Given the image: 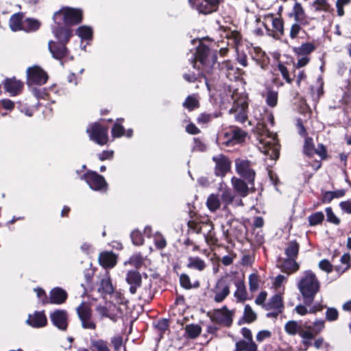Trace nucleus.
<instances>
[{
	"label": "nucleus",
	"mask_w": 351,
	"mask_h": 351,
	"mask_svg": "<svg viewBox=\"0 0 351 351\" xmlns=\"http://www.w3.org/2000/svg\"><path fill=\"white\" fill-rule=\"evenodd\" d=\"M281 271L290 275L298 271L300 269L299 264L296 262L295 259L291 258H285L280 265L278 266Z\"/></svg>",
	"instance_id": "cd10ccee"
},
{
	"label": "nucleus",
	"mask_w": 351,
	"mask_h": 351,
	"mask_svg": "<svg viewBox=\"0 0 351 351\" xmlns=\"http://www.w3.org/2000/svg\"><path fill=\"white\" fill-rule=\"evenodd\" d=\"M302 24L295 22L291 26L289 36L291 39H295L298 37V34L302 30Z\"/></svg>",
	"instance_id": "0e129e2a"
},
{
	"label": "nucleus",
	"mask_w": 351,
	"mask_h": 351,
	"mask_svg": "<svg viewBox=\"0 0 351 351\" xmlns=\"http://www.w3.org/2000/svg\"><path fill=\"white\" fill-rule=\"evenodd\" d=\"M89 187L95 191L106 193L108 184L105 178L95 171L89 170Z\"/></svg>",
	"instance_id": "412c9836"
},
{
	"label": "nucleus",
	"mask_w": 351,
	"mask_h": 351,
	"mask_svg": "<svg viewBox=\"0 0 351 351\" xmlns=\"http://www.w3.org/2000/svg\"><path fill=\"white\" fill-rule=\"evenodd\" d=\"M51 320L54 326L62 330H65L67 328L68 316L66 311L58 310L53 312L51 315Z\"/></svg>",
	"instance_id": "b1692460"
},
{
	"label": "nucleus",
	"mask_w": 351,
	"mask_h": 351,
	"mask_svg": "<svg viewBox=\"0 0 351 351\" xmlns=\"http://www.w3.org/2000/svg\"><path fill=\"white\" fill-rule=\"evenodd\" d=\"M89 269H92V276H89V291L96 289L102 298L112 295L115 289L112 285V278L108 271H101L97 274V269L89 264Z\"/></svg>",
	"instance_id": "f03ea898"
},
{
	"label": "nucleus",
	"mask_w": 351,
	"mask_h": 351,
	"mask_svg": "<svg viewBox=\"0 0 351 351\" xmlns=\"http://www.w3.org/2000/svg\"><path fill=\"white\" fill-rule=\"evenodd\" d=\"M47 73L38 66H33L27 69V83L29 85H43L47 81Z\"/></svg>",
	"instance_id": "2eb2a0df"
},
{
	"label": "nucleus",
	"mask_w": 351,
	"mask_h": 351,
	"mask_svg": "<svg viewBox=\"0 0 351 351\" xmlns=\"http://www.w3.org/2000/svg\"><path fill=\"white\" fill-rule=\"evenodd\" d=\"M206 224L210 227V229L208 233L204 235L205 240L208 244L216 245L218 242V239L216 237L215 232L214 231V225L208 219H207Z\"/></svg>",
	"instance_id": "8fccbe9b"
},
{
	"label": "nucleus",
	"mask_w": 351,
	"mask_h": 351,
	"mask_svg": "<svg viewBox=\"0 0 351 351\" xmlns=\"http://www.w3.org/2000/svg\"><path fill=\"white\" fill-rule=\"evenodd\" d=\"M154 296V293L152 290V284H149L147 286H145L143 291H141L139 299L145 302H149L153 300Z\"/></svg>",
	"instance_id": "4d7b16f0"
},
{
	"label": "nucleus",
	"mask_w": 351,
	"mask_h": 351,
	"mask_svg": "<svg viewBox=\"0 0 351 351\" xmlns=\"http://www.w3.org/2000/svg\"><path fill=\"white\" fill-rule=\"evenodd\" d=\"M78 316L84 328H88V304L83 302L77 308Z\"/></svg>",
	"instance_id": "79ce46f5"
},
{
	"label": "nucleus",
	"mask_w": 351,
	"mask_h": 351,
	"mask_svg": "<svg viewBox=\"0 0 351 351\" xmlns=\"http://www.w3.org/2000/svg\"><path fill=\"white\" fill-rule=\"evenodd\" d=\"M119 256L113 251H102L99 254L98 262L102 267L101 271H108L114 268L118 262Z\"/></svg>",
	"instance_id": "aec40b11"
},
{
	"label": "nucleus",
	"mask_w": 351,
	"mask_h": 351,
	"mask_svg": "<svg viewBox=\"0 0 351 351\" xmlns=\"http://www.w3.org/2000/svg\"><path fill=\"white\" fill-rule=\"evenodd\" d=\"M248 102L245 98L238 97L233 102L230 113L235 114V120L240 123H245L247 119Z\"/></svg>",
	"instance_id": "4468645a"
},
{
	"label": "nucleus",
	"mask_w": 351,
	"mask_h": 351,
	"mask_svg": "<svg viewBox=\"0 0 351 351\" xmlns=\"http://www.w3.org/2000/svg\"><path fill=\"white\" fill-rule=\"evenodd\" d=\"M339 318V312L334 307H328L326 311V319L328 322H334Z\"/></svg>",
	"instance_id": "e2e57ef3"
},
{
	"label": "nucleus",
	"mask_w": 351,
	"mask_h": 351,
	"mask_svg": "<svg viewBox=\"0 0 351 351\" xmlns=\"http://www.w3.org/2000/svg\"><path fill=\"white\" fill-rule=\"evenodd\" d=\"M220 71L223 73L230 81H237L240 79L243 71L237 67L235 64L228 60L219 64Z\"/></svg>",
	"instance_id": "6ab92c4d"
},
{
	"label": "nucleus",
	"mask_w": 351,
	"mask_h": 351,
	"mask_svg": "<svg viewBox=\"0 0 351 351\" xmlns=\"http://www.w3.org/2000/svg\"><path fill=\"white\" fill-rule=\"evenodd\" d=\"M223 234L228 243L232 239L241 241L245 237L246 228L245 224L232 217L227 219L225 224L221 226Z\"/></svg>",
	"instance_id": "20e7f679"
},
{
	"label": "nucleus",
	"mask_w": 351,
	"mask_h": 351,
	"mask_svg": "<svg viewBox=\"0 0 351 351\" xmlns=\"http://www.w3.org/2000/svg\"><path fill=\"white\" fill-rule=\"evenodd\" d=\"M48 48L53 58L60 60L62 64L72 58L63 43H58L51 40L48 43Z\"/></svg>",
	"instance_id": "a211bd4d"
},
{
	"label": "nucleus",
	"mask_w": 351,
	"mask_h": 351,
	"mask_svg": "<svg viewBox=\"0 0 351 351\" xmlns=\"http://www.w3.org/2000/svg\"><path fill=\"white\" fill-rule=\"evenodd\" d=\"M215 162L214 173L217 177L223 178L231 171L232 161L226 155L220 154L212 158Z\"/></svg>",
	"instance_id": "ddd939ff"
},
{
	"label": "nucleus",
	"mask_w": 351,
	"mask_h": 351,
	"mask_svg": "<svg viewBox=\"0 0 351 351\" xmlns=\"http://www.w3.org/2000/svg\"><path fill=\"white\" fill-rule=\"evenodd\" d=\"M53 32L59 42L63 44L68 42L72 35L71 29L65 27H59L53 29Z\"/></svg>",
	"instance_id": "72a5a7b5"
},
{
	"label": "nucleus",
	"mask_w": 351,
	"mask_h": 351,
	"mask_svg": "<svg viewBox=\"0 0 351 351\" xmlns=\"http://www.w3.org/2000/svg\"><path fill=\"white\" fill-rule=\"evenodd\" d=\"M300 250V245L296 240L290 241L287 243V246L285 248V253L287 258L295 259L298 258Z\"/></svg>",
	"instance_id": "c9c22d12"
},
{
	"label": "nucleus",
	"mask_w": 351,
	"mask_h": 351,
	"mask_svg": "<svg viewBox=\"0 0 351 351\" xmlns=\"http://www.w3.org/2000/svg\"><path fill=\"white\" fill-rule=\"evenodd\" d=\"M189 3L199 13L206 15L218 10L220 0H189Z\"/></svg>",
	"instance_id": "f8f14e48"
},
{
	"label": "nucleus",
	"mask_w": 351,
	"mask_h": 351,
	"mask_svg": "<svg viewBox=\"0 0 351 351\" xmlns=\"http://www.w3.org/2000/svg\"><path fill=\"white\" fill-rule=\"evenodd\" d=\"M206 75H208L207 73H204V75L202 74V72L200 71V73L198 75L195 74V73H184L183 75V78L189 83L195 82L196 81L199 80V78L200 77H203L205 79V83L207 86L208 88L209 89V85L208 83V80L206 77Z\"/></svg>",
	"instance_id": "6e6d98bb"
},
{
	"label": "nucleus",
	"mask_w": 351,
	"mask_h": 351,
	"mask_svg": "<svg viewBox=\"0 0 351 351\" xmlns=\"http://www.w3.org/2000/svg\"><path fill=\"white\" fill-rule=\"evenodd\" d=\"M325 212L326 214V220L328 222L333 223L335 225L340 224V223H341L340 219L335 215V213H333L332 208L331 207L326 208Z\"/></svg>",
	"instance_id": "052dcab7"
},
{
	"label": "nucleus",
	"mask_w": 351,
	"mask_h": 351,
	"mask_svg": "<svg viewBox=\"0 0 351 351\" xmlns=\"http://www.w3.org/2000/svg\"><path fill=\"white\" fill-rule=\"evenodd\" d=\"M27 323L32 327L40 328L47 324V319L43 312H35L29 315Z\"/></svg>",
	"instance_id": "c85d7f7f"
},
{
	"label": "nucleus",
	"mask_w": 351,
	"mask_h": 351,
	"mask_svg": "<svg viewBox=\"0 0 351 351\" xmlns=\"http://www.w3.org/2000/svg\"><path fill=\"white\" fill-rule=\"evenodd\" d=\"M221 28L223 29L225 32H227L226 37L228 40L233 41V46L237 49L242 42V35L241 32L237 30H231L230 27H221Z\"/></svg>",
	"instance_id": "c756f323"
},
{
	"label": "nucleus",
	"mask_w": 351,
	"mask_h": 351,
	"mask_svg": "<svg viewBox=\"0 0 351 351\" xmlns=\"http://www.w3.org/2000/svg\"><path fill=\"white\" fill-rule=\"evenodd\" d=\"M130 238L132 239V242L134 245L140 246L142 245L144 243V238L142 233L138 230H134L130 234Z\"/></svg>",
	"instance_id": "bf43d9fd"
},
{
	"label": "nucleus",
	"mask_w": 351,
	"mask_h": 351,
	"mask_svg": "<svg viewBox=\"0 0 351 351\" xmlns=\"http://www.w3.org/2000/svg\"><path fill=\"white\" fill-rule=\"evenodd\" d=\"M324 218V214L322 211L313 213L308 217V226L312 227L321 225Z\"/></svg>",
	"instance_id": "a18cd8bd"
},
{
	"label": "nucleus",
	"mask_w": 351,
	"mask_h": 351,
	"mask_svg": "<svg viewBox=\"0 0 351 351\" xmlns=\"http://www.w3.org/2000/svg\"><path fill=\"white\" fill-rule=\"evenodd\" d=\"M264 20L265 21H269L271 22L272 28H269L265 23H264L267 34L275 40H281L285 35V22L283 19L280 16L279 17H276L274 14L269 13L264 16Z\"/></svg>",
	"instance_id": "0eeeda50"
},
{
	"label": "nucleus",
	"mask_w": 351,
	"mask_h": 351,
	"mask_svg": "<svg viewBox=\"0 0 351 351\" xmlns=\"http://www.w3.org/2000/svg\"><path fill=\"white\" fill-rule=\"evenodd\" d=\"M264 308L267 311L278 310L280 312H283L285 305L282 296L280 293H276L271 296L269 301L264 305Z\"/></svg>",
	"instance_id": "393cba45"
},
{
	"label": "nucleus",
	"mask_w": 351,
	"mask_h": 351,
	"mask_svg": "<svg viewBox=\"0 0 351 351\" xmlns=\"http://www.w3.org/2000/svg\"><path fill=\"white\" fill-rule=\"evenodd\" d=\"M234 163L236 173L241 178L247 180L251 185V188H254L256 173L253 168V163L247 159L240 158L235 159Z\"/></svg>",
	"instance_id": "423d86ee"
},
{
	"label": "nucleus",
	"mask_w": 351,
	"mask_h": 351,
	"mask_svg": "<svg viewBox=\"0 0 351 351\" xmlns=\"http://www.w3.org/2000/svg\"><path fill=\"white\" fill-rule=\"evenodd\" d=\"M76 35L80 38V47L86 51L88 45V26L82 25L79 27L75 31Z\"/></svg>",
	"instance_id": "58836bf2"
},
{
	"label": "nucleus",
	"mask_w": 351,
	"mask_h": 351,
	"mask_svg": "<svg viewBox=\"0 0 351 351\" xmlns=\"http://www.w3.org/2000/svg\"><path fill=\"white\" fill-rule=\"evenodd\" d=\"M189 111H193L199 107V101L195 95H189L182 104Z\"/></svg>",
	"instance_id": "49530a36"
},
{
	"label": "nucleus",
	"mask_w": 351,
	"mask_h": 351,
	"mask_svg": "<svg viewBox=\"0 0 351 351\" xmlns=\"http://www.w3.org/2000/svg\"><path fill=\"white\" fill-rule=\"evenodd\" d=\"M193 151L204 152L206 151V145L198 137L193 138Z\"/></svg>",
	"instance_id": "69168bd1"
},
{
	"label": "nucleus",
	"mask_w": 351,
	"mask_h": 351,
	"mask_svg": "<svg viewBox=\"0 0 351 351\" xmlns=\"http://www.w3.org/2000/svg\"><path fill=\"white\" fill-rule=\"evenodd\" d=\"M4 88L11 96L19 94L23 88V83L15 78H7L4 81Z\"/></svg>",
	"instance_id": "a878e982"
},
{
	"label": "nucleus",
	"mask_w": 351,
	"mask_h": 351,
	"mask_svg": "<svg viewBox=\"0 0 351 351\" xmlns=\"http://www.w3.org/2000/svg\"><path fill=\"white\" fill-rule=\"evenodd\" d=\"M249 287L251 292H254L258 289L259 279L256 274H251L249 276Z\"/></svg>",
	"instance_id": "680f3d73"
},
{
	"label": "nucleus",
	"mask_w": 351,
	"mask_h": 351,
	"mask_svg": "<svg viewBox=\"0 0 351 351\" xmlns=\"http://www.w3.org/2000/svg\"><path fill=\"white\" fill-rule=\"evenodd\" d=\"M315 45L312 43H302L299 47L294 49L295 53L298 56H307L315 50Z\"/></svg>",
	"instance_id": "a19ab883"
},
{
	"label": "nucleus",
	"mask_w": 351,
	"mask_h": 351,
	"mask_svg": "<svg viewBox=\"0 0 351 351\" xmlns=\"http://www.w3.org/2000/svg\"><path fill=\"white\" fill-rule=\"evenodd\" d=\"M125 281L130 285V293L134 295L142 285L141 274L137 270H129L125 274Z\"/></svg>",
	"instance_id": "5701e85b"
},
{
	"label": "nucleus",
	"mask_w": 351,
	"mask_h": 351,
	"mask_svg": "<svg viewBox=\"0 0 351 351\" xmlns=\"http://www.w3.org/2000/svg\"><path fill=\"white\" fill-rule=\"evenodd\" d=\"M22 15L21 14H14L10 19V27L14 32L21 30Z\"/></svg>",
	"instance_id": "5fc2aeb1"
},
{
	"label": "nucleus",
	"mask_w": 351,
	"mask_h": 351,
	"mask_svg": "<svg viewBox=\"0 0 351 351\" xmlns=\"http://www.w3.org/2000/svg\"><path fill=\"white\" fill-rule=\"evenodd\" d=\"M237 290L235 291L234 295L239 302H244L247 299V293L245 288L244 281H237L235 283Z\"/></svg>",
	"instance_id": "e433bc0d"
},
{
	"label": "nucleus",
	"mask_w": 351,
	"mask_h": 351,
	"mask_svg": "<svg viewBox=\"0 0 351 351\" xmlns=\"http://www.w3.org/2000/svg\"><path fill=\"white\" fill-rule=\"evenodd\" d=\"M301 328L302 326L294 320L289 321L285 325V332L290 335H295L297 333L299 334Z\"/></svg>",
	"instance_id": "603ef678"
},
{
	"label": "nucleus",
	"mask_w": 351,
	"mask_h": 351,
	"mask_svg": "<svg viewBox=\"0 0 351 351\" xmlns=\"http://www.w3.org/2000/svg\"><path fill=\"white\" fill-rule=\"evenodd\" d=\"M202 332V327L198 324H187L184 328V337L194 339L198 337Z\"/></svg>",
	"instance_id": "f704fd0d"
},
{
	"label": "nucleus",
	"mask_w": 351,
	"mask_h": 351,
	"mask_svg": "<svg viewBox=\"0 0 351 351\" xmlns=\"http://www.w3.org/2000/svg\"><path fill=\"white\" fill-rule=\"evenodd\" d=\"M298 288L302 295L304 304L311 306L319 291L320 283L311 270H306L298 282Z\"/></svg>",
	"instance_id": "7ed1b4c3"
},
{
	"label": "nucleus",
	"mask_w": 351,
	"mask_h": 351,
	"mask_svg": "<svg viewBox=\"0 0 351 351\" xmlns=\"http://www.w3.org/2000/svg\"><path fill=\"white\" fill-rule=\"evenodd\" d=\"M217 116L213 114L208 113H201L197 119V122L199 124H205L210 122L214 118H216Z\"/></svg>",
	"instance_id": "338daca9"
},
{
	"label": "nucleus",
	"mask_w": 351,
	"mask_h": 351,
	"mask_svg": "<svg viewBox=\"0 0 351 351\" xmlns=\"http://www.w3.org/2000/svg\"><path fill=\"white\" fill-rule=\"evenodd\" d=\"M188 260L189 262L186 265V267L189 269H193L202 271L206 267L205 261L198 256H190Z\"/></svg>",
	"instance_id": "4c0bfd02"
},
{
	"label": "nucleus",
	"mask_w": 351,
	"mask_h": 351,
	"mask_svg": "<svg viewBox=\"0 0 351 351\" xmlns=\"http://www.w3.org/2000/svg\"><path fill=\"white\" fill-rule=\"evenodd\" d=\"M257 319L256 314L253 311L249 304H246L244 308L243 320L245 323L251 324Z\"/></svg>",
	"instance_id": "3c124183"
},
{
	"label": "nucleus",
	"mask_w": 351,
	"mask_h": 351,
	"mask_svg": "<svg viewBox=\"0 0 351 351\" xmlns=\"http://www.w3.org/2000/svg\"><path fill=\"white\" fill-rule=\"evenodd\" d=\"M231 280L228 277H221L211 289L215 302H222L230 293Z\"/></svg>",
	"instance_id": "1a4fd4ad"
},
{
	"label": "nucleus",
	"mask_w": 351,
	"mask_h": 351,
	"mask_svg": "<svg viewBox=\"0 0 351 351\" xmlns=\"http://www.w3.org/2000/svg\"><path fill=\"white\" fill-rule=\"evenodd\" d=\"M89 348L91 351H110L108 341L104 339H91Z\"/></svg>",
	"instance_id": "ea45409f"
},
{
	"label": "nucleus",
	"mask_w": 351,
	"mask_h": 351,
	"mask_svg": "<svg viewBox=\"0 0 351 351\" xmlns=\"http://www.w3.org/2000/svg\"><path fill=\"white\" fill-rule=\"evenodd\" d=\"M67 298L66 291L60 288H54L50 292V302L54 304L63 303Z\"/></svg>",
	"instance_id": "473e14b6"
},
{
	"label": "nucleus",
	"mask_w": 351,
	"mask_h": 351,
	"mask_svg": "<svg viewBox=\"0 0 351 351\" xmlns=\"http://www.w3.org/2000/svg\"><path fill=\"white\" fill-rule=\"evenodd\" d=\"M206 205L208 208L212 212H215L219 209L221 203L218 196L214 194L209 195L206 201Z\"/></svg>",
	"instance_id": "864d4df0"
},
{
	"label": "nucleus",
	"mask_w": 351,
	"mask_h": 351,
	"mask_svg": "<svg viewBox=\"0 0 351 351\" xmlns=\"http://www.w3.org/2000/svg\"><path fill=\"white\" fill-rule=\"evenodd\" d=\"M90 138L99 145H105L108 142V127L95 122L89 130Z\"/></svg>",
	"instance_id": "9b49d317"
},
{
	"label": "nucleus",
	"mask_w": 351,
	"mask_h": 351,
	"mask_svg": "<svg viewBox=\"0 0 351 351\" xmlns=\"http://www.w3.org/2000/svg\"><path fill=\"white\" fill-rule=\"evenodd\" d=\"M40 23L38 21L32 19H26L21 24V30L25 32L36 31L40 27Z\"/></svg>",
	"instance_id": "37998d69"
},
{
	"label": "nucleus",
	"mask_w": 351,
	"mask_h": 351,
	"mask_svg": "<svg viewBox=\"0 0 351 351\" xmlns=\"http://www.w3.org/2000/svg\"><path fill=\"white\" fill-rule=\"evenodd\" d=\"M247 136V132L238 126H231L229 130L223 133L222 144L226 147H232L241 144L245 141Z\"/></svg>",
	"instance_id": "6e6552de"
},
{
	"label": "nucleus",
	"mask_w": 351,
	"mask_h": 351,
	"mask_svg": "<svg viewBox=\"0 0 351 351\" xmlns=\"http://www.w3.org/2000/svg\"><path fill=\"white\" fill-rule=\"evenodd\" d=\"M248 53L263 70L268 69L270 58L260 47H254L251 45L250 47H248Z\"/></svg>",
	"instance_id": "f3484780"
},
{
	"label": "nucleus",
	"mask_w": 351,
	"mask_h": 351,
	"mask_svg": "<svg viewBox=\"0 0 351 351\" xmlns=\"http://www.w3.org/2000/svg\"><path fill=\"white\" fill-rule=\"evenodd\" d=\"M313 5L315 6V10L317 12H328L330 8V5L328 3V0H315L313 2Z\"/></svg>",
	"instance_id": "13d9d810"
},
{
	"label": "nucleus",
	"mask_w": 351,
	"mask_h": 351,
	"mask_svg": "<svg viewBox=\"0 0 351 351\" xmlns=\"http://www.w3.org/2000/svg\"><path fill=\"white\" fill-rule=\"evenodd\" d=\"M277 69L281 73V75L282 78L285 80V81L289 84H291L294 80V78L291 76L289 70L285 65L284 62H282L281 61H279L277 64Z\"/></svg>",
	"instance_id": "c03bdc74"
},
{
	"label": "nucleus",
	"mask_w": 351,
	"mask_h": 351,
	"mask_svg": "<svg viewBox=\"0 0 351 351\" xmlns=\"http://www.w3.org/2000/svg\"><path fill=\"white\" fill-rule=\"evenodd\" d=\"M211 320L215 324L229 328L233 322V313L226 306H223L214 311Z\"/></svg>",
	"instance_id": "dca6fc26"
},
{
	"label": "nucleus",
	"mask_w": 351,
	"mask_h": 351,
	"mask_svg": "<svg viewBox=\"0 0 351 351\" xmlns=\"http://www.w3.org/2000/svg\"><path fill=\"white\" fill-rule=\"evenodd\" d=\"M217 60V50L211 51L208 46L200 43L194 55L193 67L201 71L202 75L212 74Z\"/></svg>",
	"instance_id": "f257e3e1"
},
{
	"label": "nucleus",
	"mask_w": 351,
	"mask_h": 351,
	"mask_svg": "<svg viewBox=\"0 0 351 351\" xmlns=\"http://www.w3.org/2000/svg\"><path fill=\"white\" fill-rule=\"evenodd\" d=\"M207 220L206 221H201L196 217L195 219L189 220L187 223V226L189 229L192 230L197 234L202 232V227L207 226Z\"/></svg>",
	"instance_id": "09e8293b"
},
{
	"label": "nucleus",
	"mask_w": 351,
	"mask_h": 351,
	"mask_svg": "<svg viewBox=\"0 0 351 351\" xmlns=\"http://www.w3.org/2000/svg\"><path fill=\"white\" fill-rule=\"evenodd\" d=\"M144 263V258L141 253H136L131 256L129 260L125 264H130L134 266L136 270L141 269Z\"/></svg>",
	"instance_id": "de8ad7c7"
},
{
	"label": "nucleus",
	"mask_w": 351,
	"mask_h": 351,
	"mask_svg": "<svg viewBox=\"0 0 351 351\" xmlns=\"http://www.w3.org/2000/svg\"><path fill=\"white\" fill-rule=\"evenodd\" d=\"M231 182L234 191L242 197L256 191L255 184L254 188H251L250 183L243 178L234 176L232 178Z\"/></svg>",
	"instance_id": "4be33fe9"
},
{
	"label": "nucleus",
	"mask_w": 351,
	"mask_h": 351,
	"mask_svg": "<svg viewBox=\"0 0 351 351\" xmlns=\"http://www.w3.org/2000/svg\"><path fill=\"white\" fill-rule=\"evenodd\" d=\"M154 244L158 250H162L167 246V241L161 234H157L154 237Z\"/></svg>",
	"instance_id": "774afa93"
},
{
	"label": "nucleus",
	"mask_w": 351,
	"mask_h": 351,
	"mask_svg": "<svg viewBox=\"0 0 351 351\" xmlns=\"http://www.w3.org/2000/svg\"><path fill=\"white\" fill-rule=\"evenodd\" d=\"M53 20L57 24L63 23L66 25H76L82 21V12L79 9L62 8L54 13Z\"/></svg>",
	"instance_id": "39448f33"
},
{
	"label": "nucleus",
	"mask_w": 351,
	"mask_h": 351,
	"mask_svg": "<svg viewBox=\"0 0 351 351\" xmlns=\"http://www.w3.org/2000/svg\"><path fill=\"white\" fill-rule=\"evenodd\" d=\"M290 16H293L295 22L300 23L302 24L303 26L308 25L307 16L300 3H295L293 8V12Z\"/></svg>",
	"instance_id": "bb28decb"
},
{
	"label": "nucleus",
	"mask_w": 351,
	"mask_h": 351,
	"mask_svg": "<svg viewBox=\"0 0 351 351\" xmlns=\"http://www.w3.org/2000/svg\"><path fill=\"white\" fill-rule=\"evenodd\" d=\"M124 118H118L111 128V136L113 138H119L124 136L125 129L123 125Z\"/></svg>",
	"instance_id": "7c9ffc66"
},
{
	"label": "nucleus",
	"mask_w": 351,
	"mask_h": 351,
	"mask_svg": "<svg viewBox=\"0 0 351 351\" xmlns=\"http://www.w3.org/2000/svg\"><path fill=\"white\" fill-rule=\"evenodd\" d=\"M265 90V101L267 105L271 108L276 107L278 104V91L274 90V88L270 86H266Z\"/></svg>",
	"instance_id": "2f4dec72"
},
{
	"label": "nucleus",
	"mask_w": 351,
	"mask_h": 351,
	"mask_svg": "<svg viewBox=\"0 0 351 351\" xmlns=\"http://www.w3.org/2000/svg\"><path fill=\"white\" fill-rule=\"evenodd\" d=\"M302 152L310 158L317 154L319 156L321 160H326L328 157L326 147L322 143H319L317 148H315L313 139L310 136L304 138Z\"/></svg>",
	"instance_id": "9d476101"
}]
</instances>
